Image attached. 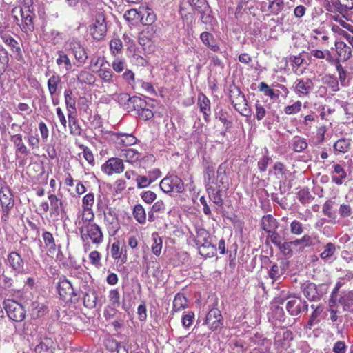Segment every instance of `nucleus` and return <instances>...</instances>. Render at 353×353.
<instances>
[{
  "label": "nucleus",
  "mask_w": 353,
  "mask_h": 353,
  "mask_svg": "<svg viewBox=\"0 0 353 353\" xmlns=\"http://www.w3.org/2000/svg\"><path fill=\"white\" fill-rule=\"evenodd\" d=\"M145 106L146 103L145 101L139 97L134 96L131 97L129 99L127 105H125V110H128V112L132 110L140 111V108H143V107Z\"/></svg>",
  "instance_id": "5701e85b"
},
{
  "label": "nucleus",
  "mask_w": 353,
  "mask_h": 353,
  "mask_svg": "<svg viewBox=\"0 0 353 353\" xmlns=\"http://www.w3.org/2000/svg\"><path fill=\"white\" fill-rule=\"evenodd\" d=\"M65 102L67 110L70 112V109L76 110V101L72 97V92L70 90H65L64 92Z\"/></svg>",
  "instance_id": "09e8293b"
},
{
  "label": "nucleus",
  "mask_w": 353,
  "mask_h": 353,
  "mask_svg": "<svg viewBox=\"0 0 353 353\" xmlns=\"http://www.w3.org/2000/svg\"><path fill=\"white\" fill-rule=\"evenodd\" d=\"M323 309L321 306H316L312 314H311V316L310 318V320L308 321V324L312 326L314 324L319 322L318 317L320 316V314L322 313Z\"/></svg>",
  "instance_id": "338daca9"
},
{
  "label": "nucleus",
  "mask_w": 353,
  "mask_h": 353,
  "mask_svg": "<svg viewBox=\"0 0 353 353\" xmlns=\"http://www.w3.org/2000/svg\"><path fill=\"white\" fill-rule=\"evenodd\" d=\"M69 128L70 133L74 136H79L81 134V129L78 124L77 120L68 114Z\"/></svg>",
  "instance_id": "a18cd8bd"
},
{
  "label": "nucleus",
  "mask_w": 353,
  "mask_h": 353,
  "mask_svg": "<svg viewBox=\"0 0 353 353\" xmlns=\"http://www.w3.org/2000/svg\"><path fill=\"white\" fill-rule=\"evenodd\" d=\"M160 188L165 193H182L184 188L183 181L176 175L172 174L163 178L159 184Z\"/></svg>",
  "instance_id": "7ed1b4c3"
},
{
  "label": "nucleus",
  "mask_w": 353,
  "mask_h": 353,
  "mask_svg": "<svg viewBox=\"0 0 353 353\" xmlns=\"http://www.w3.org/2000/svg\"><path fill=\"white\" fill-rule=\"evenodd\" d=\"M83 304L86 307L93 308L96 305L97 296L94 290H89L83 293Z\"/></svg>",
  "instance_id": "f704fd0d"
},
{
  "label": "nucleus",
  "mask_w": 353,
  "mask_h": 353,
  "mask_svg": "<svg viewBox=\"0 0 353 353\" xmlns=\"http://www.w3.org/2000/svg\"><path fill=\"white\" fill-rule=\"evenodd\" d=\"M81 148L83 150L82 154L84 159L88 162L90 165H94V158L91 150L84 145H81Z\"/></svg>",
  "instance_id": "774afa93"
},
{
  "label": "nucleus",
  "mask_w": 353,
  "mask_h": 353,
  "mask_svg": "<svg viewBox=\"0 0 353 353\" xmlns=\"http://www.w3.org/2000/svg\"><path fill=\"white\" fill-rule=\"evenodd\" d=\"M255 109H256V118L258 121L262 120L266 114V110L264 106L257 101L255 103Z\"/></svg>",
  "instance_id": "69168bd1"
},
{
  "label": "nucleus",
  "mask_w": 353,
  "mask_h": 353,
  "mask_svg": "<svg viewBox=\"0 0 353 353\" xmlns=\"http://www.w3.org/2000/svg\"><path fill=\"white\" fill-rule=\"evenodd\" d=\"M230 99L235 110L242 116L251 117L252 110L248 107L245 95L239 89L230 90Z\"/></svg>",
  "instance_id": "f03ea898"
},
{
  "label": "nucleus",
  "mask_w": 353,
  "mask_h": 353,
  "mask_svg": "<svg viewBox=\"0 0 353 353\" xmlns=\"http://www.w3.org/2000/svg\"><path fill=\"white\" fill-rule=\"evenodd\" d=\"M104 219L108 224L112 225L114 229H117L118 226V216L114 209L109 208L104 211Z\"/></svg>",
  "instance_id": "7c9ffc66"
},
{
  "label": "nucleus",
  "mask_w": 353,
  "mask_h": 353,
  "mask_svg": "<svg viewBox=\"0 0 353 353\" xmlns=\"http://www.w3.org/2000/svg\"><path fill=\"white\" fill-rule=\"evenodd\" d=\"M61 84V77L54 74L48 80L47 85L49 93L52 97L57 93Z\"/></svg>",
  "instance_id": "c85d7f7f"
},
{
  "label": "nucleus",
  "mask_w": 353,
  "mask_h": 353,
  "mask_svg": "<svg viewBox=\"0 0 353 353\" xmlns=\"http://www.w3.org/2000/svg\"><path fill=\"white\" fill-rule=\"evenodd\" d=\"M339 303L343 306L344 310H353V292H349L339 299Z\"/></svg>",
  "instance_id": "58836bf2"
},
{
  "label": "nucleus",
  "mask_w": 353,
  "mask_h": 353,
  "mask_svg": "<svg viewBox=\"0 0 353 353\" xmlns=\"http://www.w3.org/2000/svg\"><path fill=\"white\" fill-rule=\"evenodd\" d=\"M1 39L3 41L10 47L12 52H15L17 54L21 53V48L19 43L12 37L9 34H4L1 35Z\"/></svg>",
  "instance_id": "2f4dec72"
},
{
  "label": "nucleus",
  "mask_w": 353,
  "mask_h": 353,
  "mask_svg": "<svg viewBox=\"0 0 353 353\" xmlns=\"http://www.w3.org/2000/svg\"><path fill=\"white\" fill-rule=\"evenodd\" d=\"M42 238L44 243V248L46 250L47 252L50 254L54 253L57 246L52 234L46 231L42 234Z\"/></svg>",
  "instance_id": "412c9836"
},
{
  "label": "nucleus",
  "mask_w": 353,
  "mask_h": 353,
  "mask_svg": "<svg viewBox=\"0 0 353 353\" xmlns=\"http://www.w3.org/2000/svg\"><path fill=\"white\" fill-rule=\"evenodd\" d=\"M133 216L136 221L141 224H143L146 221L145 210L141 204H137L134 207Z\"/></svg>",
  "instance_id": "c9c22d12"
},
{
  "label": "nucleus",
  "mask_w": 353,
  "mask_h": 353,
  "mask_svg": "<svg viewBox=\"0 0 353 353\" xmlns=\"http://www.w3.org/2000/svg\"><path fill=\"white\" fill-rule=\"evenodd\" d=\"M57 290L59 294L64 300H71L73 296L77 295L72 283L65 278L59 279Z\"/></svg>",
  "instance_id": "9b49d317"
},
{
  "label": "nucleus",
  "mask_w": 353,
  "mask_h": 353,
  "mask_svg": "<svg viewBox=\"0 0 353 353\" xmlns=\"http://www.w3.org/2000/svg\"><path fill=\"white\" fill-rule=\"evenodd\" d=\"M353 213L352 208L350 204L342 203L339 206V214L342 218H347L352 216Z\"/></svg>",
  "instance_id": "6e6d98bb"
},
{
  "label": "nucleus",
  "mask_w": 353,
  "mask_h": 353,
  "mask_svg": "<svg viewBox=\"0 0 353 353\" xmlns=\"http://www.w3.org/2000/svg\"><path fill=\"white\" fill-rule=\"evenodd\" d=\"M278 227L276 220L272 215L263 216L261 220V228L268 233L274 231Z\"/></svg>",
  "instance_id": "b1692460"
},
{
  "label": "nucleus",
  "mask_w": 353,
  "mask_h": 353,
  "mask_svg": "<svg viewBox=\"0 0 353 353\" xmlns=\"http://www.w3.org/2000/svg\"><path fill=\"white\" fill-rule=\"evenodd\" d=\"M286 310L292 316H296L301 312V300L293 299L288 301Z\"/></svg>",
  "instance_id": "473e14b6"
},
{
  "label": "nucleus",
  "mask_w": 353,
  "mask_h": 353,
  "mask_svg": "<svg viewBox=\"0 0 353 353\" xmlns=\"http://www.w3.org/2000/svg\"><path fill=\"white\" fill-rule=\"evenodd\" d=\"M259 89L261 92H263L265 95L270 97L272 99H277L279 96V90H274L265 82L260 83Z\"/></svg>",
  "instance_id": "79ce46f5"
},
{
  "label": "nucleus",
  "mask_w": 353,
  "mask_h": 353,
  "mask_svg": "<svg viewBox=\"0 0 353 353\" xmlns=\"http://www.w3.org/2000/svg\"><path fill=\"white\" fill-rule=\"evenodd\" d=\"M141 14L140 17L141 23L147 26H152V23L156 21V14L154 12L148 7L141 6Z\"/></svg>",
  "instance_id": "f3484780"
},
{
  "label": "nucleus",
  "mask_w": 353,
  "mask_h": 353,
  "mask_svg": "<svg viewBox=\"0 0 353 353\" xmlns=\"http://www.w3.org/2000/svg\"><path fill=\"white\" fill-rule=\"evenodd\" d=\"M136 181L138 188H146L152 183L148 176L137 175Z\"/></svg>",
  "instance_id": "680f3d73"
},
{
  "label": "nucleus",
  "mask_w": 353,
  "mask_h": 353,
  "mask_svg": "<svg viewBox=\"0 0 353 353\" xmlns=\"http://www.w3.org/2000/svg\"><path fill=\"white\" fill-rule=\"evenodd\" d=\"M192 4L194 8L201 13V21L203 23H207L210 22V16L208 13L210 8L205 0H192Z\"/></svg>",
  "instance_id": "2eb2a0df"
},
{
  "label": "nucleus",
  "mask_w": 353,
  "mask_h": 353,
  "mask_svg": "<svg viewBox=\"0 0 353 353\" xmlns=\"http://www.w3.org/2000/svg\"><path fill=\"white\" fill-rule=\"evenodd\" d=\"M302 103L301 101H297L291 105H288L285 108L284 112L287 114H293L299 112L301 110Z\"/></svg>",
  "instance_id": "e2e57ef3"
},
{
  "label": "nucleus",
  "mask_w": 353,
  "mask_h": 353,
  "mask_svg": "<svg viewBox=\"0 0 353 353\" xmlns=\"http://www.w3.org/2000/svg\"><path fill=\"white\" fill-rule=\"evenodd\" d=\"M303 294L310 301H317L321 297V294L318 292L316 285L312 283L305 285Z\"/></svg>",
  "instance_id": "aec40b11"
},
{
  "label": "nucleus",
  "mask_w": 353,
  "mask_h": 353,
  "mask_svg": "<svg viewBox=\"0 0 353 353\" xmlns=\"http://www.w3.org/2000/svg\"><path fill=\"white\" fill-rule=\"evenodd\" d=\"M110 49L112 54L121 53L123 49L122 41L119 38H114L110 41Z\"/></svg>",
  "instance_id": "8fccbe9b"
},
{
  "label": "nucleus",
  "mask_w": 353,
  "mask_h": 353,
  "mask_svg": "<svg viewBox=\"0 0 353 353\" xmlns=\"http://www.w3.org/2000/svg\"><path fill=\"white\" fill-rule=\"evenodd\" d=\"M94 219V214L92 210H85L82 211L80 216L77 219L75 223L78 226L79 230H80L84 227H87L88 225H91L94 224L93 222Z\"/></svg>",
  "instance_id": "4468645a"
},
{
  "label": "nucleus",
  "mask_w": 353,
  "mask_h": 353,
  "mask_svg": "<svg viewBox=\"0 0 353 353\" xmlns=\"http://www.w3.org/2000/svg\"><path fill=\"white\" fill-rule=\"evenodd\" d=\"M350 141L345 139H341L338 140L334 145L335 151L345 153L350 149Z\"/></svg>",
  "instance_id": "49530a36"
},
{
  "label": "nucleus",
  "mask_w": 353,
  "mask_h": 353,
  "mask_svg": "<svg viewBox=\"0 0 353 353\" xmlns=\"http://www.w3.org/2000/svg\"><path fill=\"white\" fill-rule=\"evenodd\" d=\"M295 83V91L299 96H307L313 88V83L309 78L299 79Z\"/></svg>",
  "instance_id": "ddd939ff"
},
{
  "label": "nucleus",
  "mask_w": 353,
  "mask_h": 353,
  "mask_svg": "<svg viewBox=\"0 0 353 353\" xmlns=\"http://www.w3.org/2000/svg\"><path fill=\"white\" fill-rule=\"evenodd\" d=\"M68 50L74 54L76 60L81 64L85 63L88 54L81 42L74 38L70 39L68 43Z\"/></svg>",
  "instance_id": "0eeeda50"
},
{
  "label": "nucleus",
  "mask_w": 353,
  "mask_h": 353,
  "mask_svg": "<svg viewBox=\"0 0 353 353\" xmlns=\"http://www.w3.org/2000/svg\"><path fill=\"white\" fill-rule=\"evenodd\" d=\"M113 139L116 143L123 146H130L136 143L137 139L132 134L114 133Z\"/></svg>",
  "instance_id": "dca6fc26"
},
{
  "label": "nucleus",
  "mask_w": 353,
  "mask_h": 353,
  "mask_svg": "<svg viewBox=\"0 0 353 353\" xmlns=\"http://www.w3.org/2000/svg\"><path fill=\"white\" fill-rule=\"evenodd\" d=\"M77 81L81 83L90 85L94 82V77L90 72L86 70L81 71L77 77Z\"/></svg>",
  "instance_id": "37998d69"
},
{
  "label": "nucleus",
  "mask_w": 353,
  "mask_h": 353,
  "mask_svg": "<svg viewBox=\"0 0 353 353\" xmlns=\"http://www.w3.org/2000/svg\"><path fill=\"white\" fill-rule=\"evenodd\" d=\"M200 39L203 43L208 46L211 50L218 52L219 46L214 43V36L208 32H203L200 35Z\"/></svg>",
  "instance_id": "393cba45"
},
{
  "label": "nucleus",
  "mask_w": 353,
  "mask_h": 353,
  "mask_svg": "<svg viewBox=\"0 0 353 353\" xmlns=\"http://www.w3.org/2000/svg\"><path fill=\"white\" fill-rule=\"evenodd\" d=\"M333 6L344 15L348 10L353 9V0H336L333 3Z\"/></svg>",
  "instance_id": "bb28decb"
},
{
  "label": "nucleus",
  "mask_w": 353,
  "mask_h": 353,
  "mask_svg": "<svg viewBox=\"0 0 353 353\" xmlns=\"http://www.w3.org/2000/svg\"><path fill=\"white\" fill-rule=\"evenodd\" d=\"M290 232L295 235H300L303 232V225L299 221L294 220L290 224Z\"/></svg>",
  "instance_id": "0e129e2a"
},
{
  "label": "nucleus",
  "mask_w": 353,
  "mask_h": 353,
  "mask_svg": "<svg viewBox=\"0 0 353 353\" xmlns=\"http://www.w3.org/2000/svg\"><path fill=\"white\" fill-rule=\"evenodd\" d=\"M207 191L209 194L210 200L218 206H221L223 203V200L220 194L219 187H214L210 185L207 187Z\"/></svg>",
  "instance_id": "c756f323"
},
{
  "label": "nucleus",
  "mask_w": 353,
  "mask_h": 353,
  "mask_svg": "<svg viewBox=\"0 0 353 353\" xmlns=\"http://www.w3.org/2000/svg\"><path fill=\"white\" fill-rule=\"evenodd\" d=\"M141 10L140 8L139 11L136 9L128 10L125 12L123 17L126 21L131 22L141 17Z\"/></svg>",
  "instance_id": "13d9d810"
},
{
  "label": "nucleus",
  "mask_w": 353,
  "mask_h": 353,
  "mask_svg": "<svg viewBox=\"0 0 353 353\" xmlns=\"http://www.w3.org/2000/svg\"><path fill=\"white\" fill-rule=\"evenodd\" d=\"M336 246L332 243H327L324 246V250L321 253V258L323 260H327L331 258L336 252Z\"/></svg>",
  "instance_id": "de8ad7c7"
},
{
  "label": "nucleus",
  "mask_w": 353,
  "mask_h": 353,
  "mask_svg": "<svg viewBox=\"0 0 353 353\" xmlns=\"http://www.w3.org/2000/svg\"><path fill=\"white\" fill-rule=\"evenodd\" d=\"M108 299L112 307H118L120 306V294L118 290H111L109 292Z\"/></svg>",
  "instance_id": "3c124183"
},
{
  "label": "nucleus",
  "mask_w": 353,
  "mask_h": 353,
  "mask_svg": "<svg viewBox=\"0 0 353 353\" xmlns=\"http://www.w3.org/2000/svg\"><path fill=\"white\" fill-rule=\"evenodd\" d=\"M123 160L117 157H112L101 166V170L110 176L113 174H120L124 170Z\"/></svg>",
  "instance_id": "6e6552de"
},
{
  "label": "nucleus",
  "mask_w": 353,
  "mask_h": 353,
  "mask_svg": "<svg viewBox=\"0 0 353 353\" xmlns=\"http://www.w3.org/2000/svg\"><path fill=\"white\" fill-rule=\"evenodd\" d=\"M111 256L113 259L118 260L121 258L122 250L120 248V243L119 241H115L112 243L111 246Z\"/></svg>",
  "instance_id": "bf43d9fd"
},
{
  "label": "nucleus",
  "mask_w": 353,
  "mask_h": 353,
  "mask_svg": "<svg viewBox=\"0 0 353 353\" xmlns=\"http://www.w3.org/2000/svg\"><path fill=\"white\" fill-rule=\"evenodd\" d=\"M186 305V298L183 294H177L173 301V311L179 312L185 308Z\"/></svg>",
  "instance_id": "e433bc0d"
},
{
  "label": "nucleus",
  "mask_w": 353,
  "mask_h": 353,
  "mask_svg": "<svg viewBox=\"0 0 353 353\" xmlns=\"http://www.w3.org/2000/svg\"><path fill=\"white\" fill-rule=\"evenodd\" d=\"M59 58L57 59V63L59 65H63L65 70L68 71L71 67V62L68 57L62 52H59Z\"/></svg>",
  "instance_id": "603ef678"
},
{
  "label": "nucleus",
  "mask_w": 353,
  "mask_h": 353,
  "mask_svg": "<svg viewBox=\"0 0 353 353\" xmlns=\"http://www.w3.org/2000/svg\"><path fill=\"white\" fill-rule=\"evenodd\" d=\"M9 265L17 273H26L25 263L21 256L17 252H12L8 256Z\"/></svg>",
  "instance_id": "f8f14e48"
},
{
  "label": "nucleus",
  "mask_w": 353,
  "mask_h": 353,
  "mask_svg": "<svg viewBox=\"0 0 353 353\" xmlns=\"http://www.w3.org/2000/svg\"><path fill=\"white\" fill-rule=\"evenodd\" d=\"M292 150L296 152H301L307 148V143L305 139L295 136L292 140Z\"/></svg>",
  "instance_id": "72a5a7b5"
},
{
  "label": "nucleus",
  "mask_w": 353,
  "mask_h": 353,
  "mask_svg": "<svg viewBox=\"0 0 353 353\" xmlns=\"http://www.w3.org/2000/svg\"><path fill=\"white\" fill-rule=\"evenodd\" d=\"M324 83L332 89L333 92L339 90V82L336 78L331 75H327L324 77Z\"/></svg>",
  "instance_id": "864d4df0"
},
{
  "label": "nucleus",
  "mask_w": 353,
  "mask_h": 353,
  "mask_svg": "<svg viewBox=\"0 0 353 353\" xmlns=\"http://www.w3.org/2000/svg\"><path fill=\"white\" fill-rule=\"evenodd\" d=\"M334 173L339 174V176H332V181L337 185H341L343 183V179H345L347 176L343 168L339 164L335 165Z\"/></svg>",
  "instance_id": "4c0bfd02"
},
{
  "label": "nucleus",
  "mask_w": 353,
  "mask_h": 353,
  "mask_svg": "<svg viewBox=\"0 0 353 353\" xmlns=\"http://www.w3.org/2000/svg\"><path fill=\"white\" fill-rule=\"evenodd\" d=\"M48 199L50 203L51 209L54 211V212L59 214L60 211V208L62 205L61 202L57 198V196L54 194H50L48 196Z\"/></svg>",
  "instance_id": "4d7b16f0"
},
{
  "label": "nucleus",
  "mask_w": 353,
  "mask_h": 353,
  "mask_svg": "<svg viewBox=\"0 0 353 353\" xmlns=\"http://www.w3.org/2000/svg\"><path fill=\"white\" fill-rule=\"evenodd\" d=\"M153 244L152 245V252L156 256H159L162 249V240L160 237L153 235Z\"/></svg>",
  "instance_id": "052dcab7"
},
{
  "label": "nucleus",
  "mask_w": 353,
  "mask_h": 353,
  "mask_svg": "<svg viewBox=\"0 0 353 353\" xmlns=\"http://www.w3.org/2000/svg\"><path fill=\"white\" fill-rule=\"evenodd\" d=\"M205 324L212 331L222 326L223 316L221 311L216 307L212 308L205 316Z\"/></svg>",
  "instance_id": "9d476101"
},
{
  "label": "nucleus",
  "mask_w": 353,
  "mask_h": 353,
  "mask_svg": "<svg viewBox=\"0 0 353 353\" xmlns=\"http://www.w3.org/2000/svg\"><path fill=\"white\" fill-rule=\"evenodd\" d=\"M156 32L155 26H147L139 34V43L146 52L150 53L153 51L152 39Z\"/></svg>",
  "instance_id": "423d86ee"
},
{
  "label": "nucleus",
  "mask_w": 353,
  "mask_h": 353,
  "mask_svg": "<svg viewBox=\"0 0 353 353\" xmlns=\"http://www.w3.org/2000/svg\"><path fill=\"white\" fill-rule=\"evenodd\" d=\"M53 341L50 338L45 337L41 339L39 344L35 347L36 353H52Z\"/></svg>",
  "instance_id": "4be33fe9"
},
{
  "label": "nucleus",
  "mask_w": 353,
  "mask_h": 353,
  "mask_svg": "<svg viewBox=\"0 0 353 353\" xmlns=\"http://www.w3.org/2000/svg\"><path fill=\"white\" fill-rule=\"evenodd\" d=\"M11 141L16 147V152H19L22 154L27 155L29 154V151L27 147L24 145L22 139V136L19 134L11 136Z\"/></svg>",
  "instance_id": "a878e982"
},
{
  "label": "nucleus",
  "mask_w": 353,
  "mask_h": 353,
  "mask_svg": "<svg viewBox=\"0 0 353 353\" xmlns=\"http://www.w3.org/2000/svg\"><path fill=\"white\" fill-rule=\"evenodd\" d=\"M198 104L201 112H203L204 115V119L207 121L210 114V100L204 94L199 95L198 98Z\"/></svg>",
  "instance_id": "cd10ccee"
},
{
  "label": "nucleus",
  "mask_w": 353,
  "mask_h": 353,
  "mask_svg": "<svg viewBox=\"0 0 353 353\" xmlns=\"http://www.w3.org/2000/svg\"><path fill=\"white\" fill-rule=\"evenodd\" d=\"M284 268L283 265L274 263L272 265L270 271L269 276L273 281H277L284 274Z\"/></svg>",
  "instance_id": "ea45409f"
},
{
  "label": "nucleus",
  "mask_w": 353,
  "mask_h": 353,
  "mask_svg": "<svg viewBox=\"0 0 353 353\" xmlns=\"http://www.w3.org/2000/svg\"><path fill=\"white\" fill-rule=\"evenodd\" d=\"M196 244L199 246V250L201 255L210 257L216 253V246L212 244L210 238Z\"/></svg>",
  "instance_id": "a211bd4d"
},
{
  "label": "nucleus",
  "mask_w": 353,
  "mask_h": 353,
  "mask_svg": "<svg viewBox=\"0 0 353 353\" xmlns=\"http://www.w3.org/2000/svg\"><path fill=\"white\" fill-rule=\"evenodd\" d=\"M215 168L214 166H207L204 172L205 181L206 186L213 185L215 184Z\"/></svg>",
  "instance_id": "a19ab883"
},
{
  "label": "nucleus",
  "mask_w": 353,
  "mask_h": 353,
  "mask_svg": "<svg viewBox=\"0 0 353 353\" xmlns=\"http://www.w3.org/2000/svg\"><path fill=\"white\" fill-rule=\"evenodd\" d=\"M120 156L129 163H134L143 158V154L133 148L123 149L121 151Z\"/></svg>",
  "instance_id": "6ab92c4d"
},
{
  "label": "nucleus",
  "mask_w": 353,
  "mask_h": 353,
  "mask_svg": "<svg viewBox=\"0 0 353 353\" xmlns=\"http://www.w3.org/2000/svg\"><path fill=\"white\" fill-rule=\"evenodd\" d=\"M107 31L105 17L103 14L96 15L95 20L90 27V33L94 39L100 40L103 38Z\"/></svg>",
  "instance_id": "1a4fd4ad"
},
{
  "label": "nucleus",
  "mask_w": 353,
  "mask_h": 353,
  "mask_svg": "<svg viewBox=\"0 0 353 353\" xmlns=\"http://www.w3.org/2000/svg\"><path fill=\"white\" fill-rule=\"evenodd\" d=\"M94 203V195L90 192L84 196L82 201V206L85 210H92V208Z\"/></svg>",
  "instance_id": "5fc2aeb1"
},
{
  "label": "nucleus",
  "mask_w": 353,
  "mask_h": 353,
  "mask_svg": "<svg viewBox=\"0 0 353 353\" xmlns=\"http://www.w3.org/2000/svg\"><path fill=\"white\" fill-rule=\"evenodd\" d=\"M79 232L85 246L90 242L98 245L103 241L102 230L97 223L83 228Z\"/></svg>",
  "instance_id": "f257e3e1"
},
{
  "label": "nucleus",
  "mask_w": 353,
  "mask_h": 353,
  "mask_svg": "<svg viewBox=\"0 0 353 353\" xmlns=\"http://www.w3.org/2000/svg\"><path fill=\"white\" fill-rule=\"evenodd\" d=\"M4 308L8 317L16 321H22L26 316V311L20 303L8 299L3 302Z\"/></svg>",
  "instance_id": "20e7f679"
},
{
  "label": "nucleus",
  "mask_w": 353,
  "mask_h": 353,
  "mask_svg": "<svg viewBox=\"0 0 353 353\" xmlns=\"http://www.w3.org/2000/svg\"><path fill=\"white\" fill-rule=\"evenodd\" d=\"M310 53L316 59H325L326 61L330 63H333L334 61V59L331 55L330 52L328 50H325L324 51L320 50H312Z\"/></svg>",
  "instance_id": "c03bdc74"
},
{
  "label": "nucleus",
  "mask_w": 353,
  "mask_h": 353,
  "mask_svg": "<svg viewBox=\"0 0 353 353\" xmlns=\"http://www.w3.org/2000/svg\"><path fill=\"white\" fill-rule=\"evenodd\" d=\"M0 202L3 210L1 219L3 221H7L10 210L13 208L14 203L12 194L7 185L1 188Z\"/></svg>",
  "instance_id": "39448f33"
}]
</instances>
